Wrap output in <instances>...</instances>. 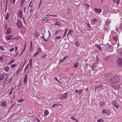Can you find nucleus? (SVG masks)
<instances>
[{
  "label": "nucleus",
  "instance_id": "obj_1",
  "mask_svg": "<svg viewBox=\"0 0 122 122\" xmlns=\"http://www.w3.org/2000/svg\"><path fill=\"white\" fill-rule=\"evenodd\" d=\"M120 80V78L117 76L112 77L109 80V81L112 83H116L118 82Z\"/></svg>",
  "mask_w": 122,
  "mask_h": 122
},
{
  "label": "nucleus",
  "instance_id": "obj_2",
  "mask_svg": "<svg viewBox=\"0 0 122 122\" xmlns=\"http://www.w3.org/2000/svg\"><path fill=\"white\" fill-rule=\"evenodd\" d=\"M23 25V23L22 21H20L19 20H17L16 25L20 29L22 28Z\"/></svg>",
  "mask_w": 122,
  "mask_h": 122
},
{
  "label": "nucleus",
  "instance_id": "obj_3",
  "mask_svg": "<svg viewBox=\"0 0 122 122\" xmlns=\"http://www.w3.org/2000/svg\"><path fill=\"white\" fill-rule=\"evenodd\" d=\"M118 65L119 66L122 67V59L121 58H119L117 60Z\"/></svg>",
  "mask_w": 122,
  "mask_h": 122
},
{
  "label": "nucleus",
  "instance_id": "obj_4",
  "mask_svg": "<svg viewBox=\"0 0 122 122\" xmlns=\"http://www.w3.org/2000/svg\"><path fill=\"white\" fill-rule=\"evenodd\" d=\"M41 52V51L39 47L38 48V49L36 52V53H34L33 55V56L34 57H36Z\"/></svg>",
  "mask_w": 122,
  "mask_h": 122
},
{
  "label": "nucleus",
  "instance_id": "obj_5",
  "mask_svg": "<svg viewBox=\"0 0 122 122\" xmlns=\"http://www.w3.org/2000/svg\"><path fill=\"white\" fill-rule=\"evenodd\" d=\"M102 112L103 113H107L108 115L110 114V111L109 110H106L105 109H104L103 110Z\"/></svg>",
  "mask_w": 122,
  "mask_h": 122
},
{
  "label": "nucleus",
  "instance_id": "obj_6",
  "mask_svg": "<svg viewBox=\"0 0 122 122\" xmlns=\"http://www.w3.org/2000/svg\"><path fill=\"white\" fill-rule=\"evenodd\" d=\"M7 104L6 101H3L2 102L1 105L4 107H5L7 106Z\"/></svg>",
  "mask_w": 122,
  "mask_h": 122
},
{
  "label": "nucleus",
  "instance_id": "obj_7",
  "mask_svg": "<svg viewBox=\"0 0 122 122\" xmlns=\"http://www.w3.org/2000/svg\"><path fill=\"white\" fill-rule=\"evenodd\" d=\"M94 10L97 13H100L102 11V10L100 9H97L96 8H95Z\"/></svg>",
  "mask_w": 122,
  "mask_h": 122
},
{
  "label": "nucleus",
  "instance_id": "obj_8",
  "mask_svg": "<svg viewBox=\"0 0 122 122\" xmlns=\"http://www.w3.org/2000/svg\"><path fill=\"white\" fill-rule=\"evenodd\" d=\"M13 37L12 35H10L7 36H6V39L7 40H9L12 39V37Z\"/></svg>",
  "mask_w": 122,
  "mask_h": 122
},
{
  "label": "nucleus",
  "instance_id": "obj_9",
  "mask_svg": "<svg viewBox=\"0 0 122 122\" xmlns=\"http://www.w3.org/2000/svg\"><path fill=\"white\" fill-rule=\"evenodd\" d=\"M11 33V30L10 28H9L7 30L6 34V35L10 34Z\"/></svg>",
  "mask_w": 122,
  "mask_h": 122
},
{
  "label": "nucleus",
  "instance_id": "obj_10",
  "mask_svg": "<svg viewBox=\"0 0 122 122\" xmlns=\"http://www.w3.org/2000/svg\"><path fill=\"white\" fill-rule=\"evenodd\" d=\"M21 32L22 34H24L25 32L26 28L25 27H22L21 28Z\"/></svg>",
  "mask_w": 122,
  "mask_h": 122
},
{
  "label": "nucleus",
  "instance_id": "obj_11",
  "mask_svg": "<svg viewBox=\"0 0 122 122\" xmlns=\"http://www.w3.org/2000/svg\"><path fill=\"white\" fill-rule=\"evenodd\" d=\"M112 103L113 106H114L117 108H119V105L116 102H113Z\"/></svg>",
  "mask_w": 122,
  "mask_h": 122
},
{
  "label": "nucleus",
  "instance_id": "obj_12",
  "mask_svg": "<svg viewBox=\"0 0 122 122\" xmlns=\"http://www.w3.org/2000/svg\"><path fill=\"white\" fill-rule=\"evenodd\" d=\"M18 17H19L21 18L22 16V11L21 10H20L19 13L18 14Z\"/></svg>",
  "mask_w": 122,
  "mask_h": 122
},
{
  "label": "nucleus",
  "instance_id": "obj_13",
  "mask_svg": "<svg viewBox=\"0 0 122 122\" xmlns=\"http://www.w3.org/2000/svg\"><path fill=\"white\" fill-rule=\"evenodd\" d=\"M105 46L106 47V48H107V49H113L112 46H111V45H108L107 46V45H105Z\"/></svg>",
  "mask_w": 122,
  "mask_h": 122
},
{
  "label": "nucleus",
  "instance_id": "obj_14",
  "mask_svg": "<svg viewBox=\"0 0 122 122\" xmlns=\"http://www.w3.org/2000/svg\"><path fill=\"white\" fill-rule=\"evenodd\" d=\"M102 85L100 84L99 85H96L95 87V89L96 90L97 88H98L102 87Z\"/></svg>",
  "mask_w": 122,
  "mask_h": 122
},
{
  "label": "nucleus",
  "instance_id": "obj_15",
  "mask_svg": "<svg viewBox=\"0 0 122 122\" xmlns=\"http://www.w3.org/2000/svg\"><path fill=\"white\" fill-rule=\"evenodd\" d=\"M68 96H62L61 97H59V99L61 100L62 99H66V98Z\"/></svg>",
  "mask_w": 122,
  "mask_h": 122
},
{
  "label": "nucleus",
  "instance_id": "obj_16",
  "mask_svg": "<svg viewBox=\"0 0 122 122\" xmlns=\"http://www.w3.org/2000/svg\"><path fill=\"white\" fill-rule=\"evenodd\" d=\"M86 24L87 25L88 30H91V27L90 24L89 23H86Z\"/></svg>",
  "mask_w": 122,
  "mask_h": 122
},
{
  "label": "nucleus",
  "instance_id": "obj_17",
  "mask_svg": "<svg viewBox=\"0 0 122 122\" xmlns=\"http://www.w3.org/2000/svg\"><path fill=\"white\" fill-rule=\"evenodd\" d=\"M27 74H26L25 76V77L24 78V81L25 83H26V80L27 79Z\"/></svg>",
  "mask_w": 122,
  "mask_h": 122
},
{
  "label": "nucleus",
  "instance_id": "obj_18",
  "mask_svg": "<svg viewBox=\"0 0 122 122\" xmlns=\"http://www.w3.org/2000/svg\"><path fill=\"white\" fill-rule=\"evenodd\" d=\"M100 105L102 107H104L105 105V104L102 102H100Z\"/></svg>",
  "mask_w": 122,
  "mask_h": 122
},
{
  "label": "nucleus",
  "instance_id": "obj_19",
  "mask_svg": "<svg viewBox=\"0 0 122 122\" xmlns=\"http://www.w3.org/2000/svg\"><path fill=\"white\" fill-rule=\"evenodd\" d=\"M9 70V67H5L4 68V70L6 72H8Z\"/></svg>",
  "mask_w": 122,
  "mask_h": 122
},
{
  "label": "nucleus",
  "instance_id": "obj_20",
  "mask_svg": "<svg viewBox=\"0 0 122 122\" xmlns=\"http://www.w3.org/2000/svg\"><path fill=\"white\" fill-rule=\"evenodd\" d=\"M49 113V112L48 111L45 110L44 112V115L45 116H47Z\"/></svg>",
  "mask_w": 122,
  "mask_h": 122
},
{
  "label": "nucleus",
  "instance_id": "obj_21",
  "mask_svg": "<svg viewBox=\"0 0 122 122\" xmlns=\"http://www.w3.org/2000/svg\"><path fill=\"white\" fill-rule=\"evenodd\" d=\"M73 32V31L72 29L70 30L68 32V35H71L73 34L72 32Z\"/></svg>",
  "mask_w": 122,
  "mask_h": 122
},
{
  "label": "nucleus",
  "instance_id": "obj_22",
  "mask_svg": "<svg viewBox=\"0 0 122 122\" xmlns=\"http://www.w3.org/2000/svg\"><path fill=\"white\" fill-rule=\"evenodd\" d=\"M97 19H93L91 22V24H95V21L97 20Z\"/></svg>",
  "mask_w": 122,
  "mask_h": 122
},
{
  "label": "nucleus",
  "instance_id": "obj_23",
  "mask_svg": "<svg viewBox=\"0 0 122 122\" xmlns=\"http://www.w3.org/2000/svg\"><path fill=\"white\" fill-rule=\"evenodd\" d=\"M0 80H2L4 78V75L3 74H0Z\"/></svg>",
  "mask_w": 122,
  "mask_h": 122
},
{
  "label": "nucleus",
  "instance_id": "obj_24",
  "mask_svg": "<svg viewBox=\"0 0 122 122\" xmlns=\"http://www.w3.org/2000/svg\"><path fill=\"white\" fill-rule=\"evenodd\" d=\"M111 86L113 89H114L115 90H117V88L115 85H111Z\"/></svg>",
  "mask_w": 122,
  "mask_h": 122
},
{
  "label": "nucleus",
  "instance_id": "obj_25",
  "mask_svg": "<svg viewBox=\"0 0 122 122\" xmlns=\"http://www.w3.org/2000/svg\"><path fill=\"white\" fill-rule=\"evenodd\" d=\"M96 46L100 51L101 50V47L99 45L97 44H96Z\"/></svg>",
  "mask_w": 122,
  "mask_h": 122
},
{
  "label": "nucleus",
  "instance_id": "obj_26",
  "mask_svg": "<svg viewBox=\"0 0 122 122\" xmlns=\"http://www.w3.org/2000/svg\"><path fill=\"white\" fill-rule=\"evenodd\" d=\"M25 1V0H21L20 3V6L21 7H23V4Z\"/></svg>",
  "mask_w": 122,
  "mask_h": 122
},
{
  "label": "nucleus",
  "instance_id": "obj_27",
  "mask_svg": "<svg viewBox=\"0 0 122 122\" xmlns=\"http://www.w3.org/2000/svg\"><path fill=\"white\" fill-rule=\"evenodd\" d=\"M71 119L72 120H74L77 122V120L74 116H71Z\"/></svg>",
  "mask_w": 122,
  "mask_h": 122
},
{
  "label": "nucleus",
  "instance_id": "obj_28",
  "mask_svg": "<svg viewBox=\"0 0 122 122\" xmlns=\"http://www.w3.org/2000/svg\"><path fill=\"white\" fill-rule=\"evenodd\" d=\"M96 67V65L95 64H94L93 65L92 67V71L94 70V68Z\"/></svg>",
  "mask_w": 122,
  "mask_h": 122
},
{
  "label": "nucleus",
  "instance_id": "obj_29",
  "mask_svg": "<svg viewBox=\"0 0 122 122\" xmlns=\"http://www.w3.org/2000/svg\"><path fill=\"white\" fill-rule=\"evenodd\" d=\"M47 55L46 54H44L41 57V58L42 59L44 58L45 59L46 58V57Z\"/></svg>",
  "mask_w": 122,
  "mask_h": 122
},
{
  "label": "nucleus",
  "instance_id": "obj_30",
  "mask_svg": "<svg viewBox=\"0 0 122 122\" xmlns=\"http://www.w3.org/2000/svg\"><path fill=\"white\" fill-rule=\"evenodd\" d=\"M85 5L86 7V9H88V8L89 7V5L87 3H84V5Z\"/></svg>",
  "mask_w": 122,
  "mask_h": 122
},
{
  "label": "nucleus",
  "instance_id": "obj_31",
  "mask_svg": "<svg viewBox=\"0 0 122 122\" xmlns=\"http://www.w3.org/2000/svg\"><path fill=\"white\" fill-rule=\"evenodd\" d=\"M9 16V14L8 13H7L5 17V19L6 20H7Z\"/></svg>",
  "mask_w": 122,
  "mask_h": 122
},
{
  "label": "nucleus",
  "instance_id": "obj_32",
  "mask_svg": "<svg viewBox=\"0 0 122 122\" xmlns=\"http://www.w3.org/2000/svg\"><path fill=\"white\" fill-rule=\"evenodd\" d=\"M60 106V105L59 104H55L53 105L52 106V107L53 108H54L55 106Z\"/></svg>",
  "mask_w": 122,
  "mask_h": 122
},
{
  "label": "nucleus",
  "instance_id": "obj_33",
  "mask_svg": "<svg viewBox=\"0 0 122 122\" xmlns=\"http://www.w3.org/2000/svg\"><path fill=\"white\" fill-rule=\"evenodd\" d=\"M29 67V64H28L26 66V67L25 68V69L24 70L25 71H26V70L27 69H28V68Z\"/></svg>",
  "mask_w": 122,
  "mask_h": 122
},
{
  "label": "nucleus",
  "instance_id": "obj_34",
  "mask_svg": "<svg viewBox=\"0 0 122 122\" xmlns=\"http://www.w3.org/2000/svg\"><path fill=\"white\" fill-rule=\"evenodd\" d=\"M60 23L58 21L56 22L55 23V25H60Z\"/></svg>",
  "mask_w": 122,
  "mask_h": 122
},
{
  "label": "nucleus",
  "instance_id": "obj_35",
  "mask_svg": "<svg viewBox=\"0 0 122 122\" xmlns=\"http://www.w3.org/2000/svg\"><path fill=\"white\" fill-rule=\"evenodd\" d=\"M15 61V60L14 59H13V60H11L9 64L10 65L11 64V63Z\"/></svg>",
  "mask_w": 122,
  "mask_h": 122
},
{
  "label": "nucleus",
  "instance_id": "obj_36",
  "mask_svg": "<svg viewBox=\"0 0 122 122\" xmlns=\"http://www.w3.org/2000/svg\"><path fill=\"white\" fill-rule=\"evenodd\" d=\"M3 60V58L2 55L0 56V61H2Z\"/></svg>",
  "mask_w": 122,
  "mask_h": 122
},
{
  "label": "nucleus",
  "instance_id": "obj_37",
  "mask_svg": "<svg viewBox=\"0 0 122 122\" xmlns=\"http://www.w3.org/2000/svg\"><path fill=\"white\" fill-rule=\"evenodd\" d=\"M25 46H24V48L22 51L21 52V54H22L23 53V52L25 51Z\"/></svg>",
  "mask_w": 122,
  "mask_h": 122
},
{
  "label": "nucleus",
  "instance_id": "obj_38",
  "mask_svg": "<svg viewBox=\"0 0 122 122\" xmlns=\"http://www.w3.org/2000/svg\"><path fill=\"white\" fill-rule=\"evenodd\" d=\"M83 90L82 89H81V90H79L78 91V93L80 95L81 94V92Z\"/></svg>",
  "mask_w": 122,
  "mask_h": 122
},
{
  "label": "nucleus",
  "instance_id": "obj_39",
  "mask_svg": "<svg viewBox=\"0 0 122 122\" xmlns=\"http://www.w3.org/2000/svg\"><path fill=\"white\" fill-rule=\"evenodd\" d=\"M98 122H103V120L102 119H99L97 121Z\"/></svg>",
  "mask_w": 122,
  "mask_h": 122
},
{
  "label": "nucleus",
  "instance_id": "obj_40",
  "mask_svg": "<svg viewBox=\"0 0 122 122\" xmlns=\"http://www.w3.org/2000/svg\"><path fill=\"white\" fill-rule=\"evenodd\" d=\"M78 66V64H75L74 67L75 68H77Z\"/></svg>",
  "mask_w": 122,
  "mask_h": 122
},
{
  "label": "nucleus",
  "instance_id": "obj_41",
  "mask_svg": "<svg viewBox=\"0 0 122 122\" xmlns=\"http://www.w3.org/2000/svg\"><path fill=\"white\" fill-rule=\"evenodd\" d=\"M60 32V31H59L57 30L56 31V32L55 33L54 35H56L58 33Z\"/></svg>",
  "mask_w": 122,
  "mask_h": 122
},
{
  "label": "nucleus",
  "instance_id": "obj_42",
  "mask_svg": "<svg viewBox=\"0 0 122 122\" xmlns=\"http://www.w3.org/2000/svg\"><path fill=\"white\" fill-rule=\"evenodd\" d=\"M16 66V65L15 64H12L11 65V67L12 68H13Z\"/></svg>",
  "mask_w": 122,
  "mask_h": 122
},
{
  "label": "nucleus",
  "instance_id": "obj_43",
  "mask_svg": "<svg viewBox=\"0 0 122 122\" xmlns=\"http://www.w3.org/2000/svg\"><path fill=\"white\" fill-rule=\"evenodd\" d=\"M12 80V77H11L9 79V81L8 82V83H9L11 82Z\"/></svg>",
  "mask_w": 122,
  "mask_h": 122
},
{
  "label": "nucleus",
  "instance_id": "obj_44",
  "mask_svg": "<svg viewBox=\"0 0 122 122\" xmlns=\"http://www.w3.org/2000/svg\"><path fill=\"white\" fill-rule=\"evenodd\" d=\"M24 101V99H21L19 101H18V102H22L23 101Z\"/></svg>",
  "mask_w": 122,
  "mask_h": 122
},
{
  "label": "nucleus",
  "instance_id": "obj_45",
  "mask_svg": "<svg viewBox=\"0 0 122 122\" xmlns=\"http://www.w3.org/2000/svg\"><path fill=\"white\" fill-rule=\"evenodd\" d=\"M23 22L25 25H26V22L25 21V19H24V18H23Z\"/></svg>",
  "mask_w": 122,
  "mask_h": 122
},
{
  "label": "nucleus",
  "instance_id": "obj_46",
  "mask_svg": "<svg viewBox=\"0 0 122 122\" xmlns=\"http://www.w3.org/2000/svg\"><path fill=\"white\" fill-rule=\"evenodd\" d=\"M0 49L1 50H2V51L5 50L4 49V48L1 46H0Z\"/></svg>",
  "mask_w": 122,
  "mask_h": 122
},
{
  "label": "nucleus",
  "instance_id": "obj_47",
  "mask_svg": "<svg viewBox=\"0 0 122 122\" xmlns=\"http://www.w3.org/2000/svg\"><path fill=\"white\" fill-rule=\"evenodd\" d=\"M27 59H26V58H25V61H24V64H23V66H24V65L25 64V63L27 62Z\"/></svg>",
  "mask_w": 122,
  "mask_h": 122
},
{
  "label": "nucleus",
  "instance_id": "obj_48",
  "mask_svg": "<svg viewBox=\"0 0 122 122\" xmlns=\"http://www.w3.org/2000/svg\"><path fill=\"white\" fill-rule=\"evenodd\" d=\"M14 48H11L10 49V51H12L13 50H14Z\"/></svg>",
  "mask_w": 122,
  "mask_h": 122
},
{
  "label": "nucleus",
  "instance_id": "obj_49",
  "mask_svg": "<svg viewBox=\"0 0 122 122\" xmlns=\"http://www.w3.org/2000/svg\"><path fill=\"white\" fill-rule=\"evenodd\" d=\"M78 45L79 43L78 42L76 41L75 43V45L76 46H77Z\"/></svg>",
  "mask_w": 122,
  "mask_h": 122
},
{
  "label": "nucleus",
  "instance_id": "obj_50",
  "mask_svg": "<svg viewBox=\"0 0 122 122\" xmlns=\"http://www.w3.org/2000/svg\"><path fill=\"white\" fill-rule=\"evenodd\" d=\"M64 61V60L63 59H61L60 60L59 62L60 63H61Z\"/></svg>",
  "mask_w": 122,
  "mask_h": 122
},
{
  "label": "nucleus",
  "instance_id": "obj_51",
  "mask_svg": "<svg viewBox=\"0 0 122 122\" xmlns=\"http://www.w3.org/2000/svg\"><path fill=\"white\" fill-rule=\"evenodd\" d=\"M113 39L114 40L116 41L117 40V38L116 37L114 36L113 37Z\"/></svg>",
  "mask_w": 122,
  "mask_h": 122
},
{
  "label": "nucleus",
  "instance_id": "obj_52",
  "mask_svg": "<svg viewBox=\"0 0 122 122\" xmlns=\"http://www.w3.org/2000/svg\"><path fill=\"white\" fill-rule=\"evenodd\" d=\"M7 81V78H5L4 80V84H6V81Z\"/></svg>",
  "mask_w": 122,
  "mask_h": 122
},
{
  "label": "nucleus",
  "instance_id": "obj_53",
  "mask_svg": "<svg viewBox=\"0 0 122 122\" xmlns=\"http://www.w3.org/2000/svg\"><path fill=\"white\" fill-rule=\"evenodd\" d=\"M33 48H32V46H30V51L31 52L32 50H33Z\"/></svg>",
  "mask_w": 122,
  "mask_h": 122
},
{
  "label": "nucleus",
  "instance_id": "obj_54",
  "mask_svg": "<svg viewBox=\"0 0 122 122\" xmlns=\"http://www.w3.org/2000/svg\"><path fill=\"white\" fill-rule=\"evenodd\" d=\"M18 49V48L16 46H15V52H16V51Z\"/></svg>",
  "mask_w": 122,
  "mask_h": 122
},
{
  "label": "nucleus",
  "instance_id": "obj_55",
  "mask_svg": "<svg viewBox=\"0 0 122 122\" xmlns=\"http://www.w3.org/2000/svg\"><path fill=\"white\" fill-rule=\"evenodd\" d=\"M38 35L39 34L38 33H36L35 34V36L37 38Z\"/></svg>",
  "mask_w": 122,
  "mask_h": 122
},
{
  "label": "nucleus",
  "instance_id": "obj_56",
  "mask_svg": "<svg viewBox=\"0 0 122 122\" xmlns=\"http://www.w3.org/2000/svg\"><path fill=\"white\" fill-rule=\"evenodd\" d=\"M66 32H64V35H63V36L64 37H65L66 36Z\"/></svg>",
  "mask_w": 122,
  "mask_h": 122
},
{
  "label": "nucleus",
  "instance_id": "obj_57",
  "mask_svg": "<svg viewBox=\"0 0 122 122\" xmlns=\"http://www.w3.org/2000/svg\"><path fill=\"white\" fill-rule=\"evenodd\" d=\"M113 2L114 3H116L117 1V0H113Z\"/></svg>",
  "mask_w": 122,
  "mask_h": 122
},
{
  "label": "nucleus",
  "instance_id": "obj_58",
  "mask_svg": "<svg viewBox=\"0 0 122 122\" xmlns=\"http://www.w3.org/2000/svg\"><path fill=\"white\" fill-rule=\"evenodd\" d=\"M61 36L56 37H55V39L56 40V39H59V38H61Z\"/></svg>",
  "mask_w": 122,
  "mask_h": 122
},
{
  "label": "nucleus",
  "instance_id": "obj_59",
  "mask_svg": "<svg viewBox=\"0 0 122 122\" xmlns=\"http://www.w3.org/2000/svg\"><path fill=\"white\" fill-rule=\"evenodd\" d=\"M84 87H85V88H84V89H86L87 88V86L86 85H84Z\"/></svg>",
  "mask_w": 122,
  "mask_h": 122
},
{
  "label": "nucleus",
  "instance_id": "obj_60",
  "mask_svg": "<svg viewBox=\"0 0 122 122\" xmlns=\"http://www.w3.org/2000/svg\"><path fill=\"white\" fill-rule=\"evenodd\" d=\"M36 119L38 122H40V121L39 120V118H36Z\"/></svg>",
  "mask_w": 122,
  "mask_h": 122
},
{
  "label": "nucleus",
  "instance_id": "obj_61",
  "mask_svg": "<svg viewBox=\"0 0 122 122\" xmlns=\"http://www.w3.org/2000/svg\"><path fill=\"white\" fill-rule=\"evenodd\" d=\"M117 3H116V4H118L119 3V2H120V1H119V0H117Z\"/></svg>",
  "mask_w": 122,
  "mask_h": 122
},
{
  "label": "nucleus",
  "instance_id": "obj_62",
  "mask_svg": "<svg viewBox=\"0 0 122 122\" xmlns=\"http://www.w3.org/2000/svg\"><path fill=\"white\" fill-rule=\"evenodd\" d=\"M32 58H31L30 59V61H29V63H32L31 62V61H32Z\"/></svg>",
  "mask_w": 122,
  "mask_h": 122
},
{
  "label": "nucleus",
  "instance_id": "obj_63",
  "mask_svg": "<svg viewBox=\"0 0 122 122\" xmlns=\"http://www.w3.org/2000/svg\"><path fill=\"white\" fill-rule=\"evenodd\" d=\"M20 71L19 69H18L16 71V73H19V71Z\"/></svg>",
  "mask_w": 122,
  "mask_h": 122
},
{
  "label": "nucleus",
  "instance_id": "obj_64",
  "mask_svg": "<svg viewBox=\"0 0 122 122\" xmlns=\"http://www.w3.org/2000/svg\"><path fill=\"white\" fill-rule=\"evenodd\" d=\"M14 90V89L11 88V91L12 92Z\"/></svg>",
  "mask_w": 122,
  "mask_h": 122
}]
</instances>
